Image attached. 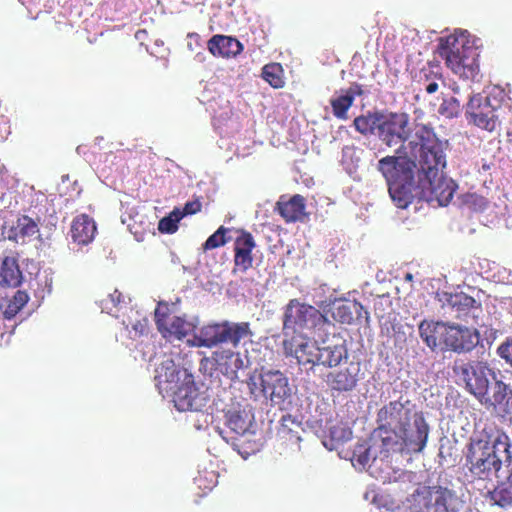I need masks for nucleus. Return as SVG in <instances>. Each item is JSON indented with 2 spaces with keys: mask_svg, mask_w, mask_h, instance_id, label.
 <instances>
[{
  "mask_svg": "<svg viewBox=\"0 0 512 512\" xmlns=\"http://www.w3.org/2000/svg\"><path fill=\"white\" fill-rule=\"evenodd\" d=\"M454 372L464 382L466 390L487 409L499 416H512V390L486 361L470 360L454 367Z\"/></svg>",
  "mask_w": 512,
  "mask_h": 512,
  "instance_id": "nucleus-1",
  "label": "nucleus"
},
{
  "mask_svg": "<svg viewBox=\"0 0 512 512\" xmlns=\"http://www.w3.org/2000/svg\"><path fill=\"white\" fill-rule=\"evenodd\" d=\"M511 441L499 429L484 427L466 446V465L474 478L491 480L502 468L512 464Z\"/></svg>",
  "mask_w": 512,
  "mask_h": 512,
  "instance_id": "nucleus-2",
  "label": "nucleus"
},
{
  "mask_svg": "<svg viewBox=\"0 0 512 512\" xmlns=\"http://www.w3.org/2000/svg\"><path fill=\"white\" fill-rule=\"evenodd\" d=\"M410 153L417 159V178L437 175L446 166V157L442 142L433 129L426 125H417L414 139L408 143Z\"/></svg>",
  "mask_w": 512,
  "mask_h": 512,
  "instance_id": "nucleus-3",
  "label": "nucleus"
},
{
  "mask_svg": "<svg viewBox=\"0 0 512 512\" xmlns=\"http://www.w3.org/2000/svg\"><path fill=\"white\" fill-rule=\"evenodd\" d=\"M329 324L327 317L316 307L291 299L286 304L282 316L284 339H296L323 330Z\"/></svg>",
  "mask_w": 512,
  "mask_h": 512,
  "instance_id": "nucleus-4",
  "label": "nucleus"
},
{
  "mask_svg": "<svg viewBox=\"0 0 512 512\" xmlns=\"http://www.w3.org/2000/svg\"><path fill=\"white\" fill-rule=\"evenodd\" d=\"M438 52L451 71L460 78L474 80L479 73L476 49L463 35H449L439 40Z\"/></svg>",
  "mask_w": 512,
  "mask_h": 512,
  "instance_id": "nucleus-5",
  "label": "nucleus"
},
{
  "mask_svg": "<svg viewBox=\"0 0 512 512\" xmlns=\"http://www.w3.org/2000/svg\"><path fill=\"white\" fill-rule=\"evenodd\" d=\"M429 425L422 411L401 426L382 444L386 452L420 453L427 444Z\"/></svg>",
  "mask_w": 512,
  "mask_h": 512,
  "instance_id": "nucleus-6",
  "label": "nucleus"
},
{
  "mask_svg": "<svg viewBox=\"0 0 512 512\" xmlns=\"http://www.w3.org/2000/svg\"><path fill=\"white\" fill-rule=\"evenodd\" d=\"M253 332L249 322L222 321L204 325L195 336L198 347L213 348L229 343L236 348L243 339L251 338Z\"/></svg>",
  "mask_w": 512,
  "mask_h": 512,
  "instance_id": "nucleus-7",
  "label": "nucleus"
},
{
  "mask_svg": "<svg viewBox=\"0 0 512 512\" xmlns=\"http://www.w3.org/2000/svg\"><path fill=\"white\" fill-rule=\"evenodd\" d=\"M419 411L416 405L408 398L400 396L397 400H392L383 405L376 415L378 424L376 433L383 444L394 432L401 426L412 420Z\"/></svg>",
  "mask_w": 512,
  "mask_h": 512,
  "instance_id": "nucleus-8",
  "label": "nucleus"
},
{
  "mask_svg": "<svg viewBox=\"0 0 512 512\" xmlns=\"http://www.w3.org/2000/svg\"><path fill=\"white\" fill-rule=\"evenodd\" d=\"M417 512H458L456 493L440 485L425 486L414 495Z\"/></svg>",
  "mask_w": 512,
  "mask_h": 512,
  "instance_id": "nucleus-9",
  "label": "nucleus"
},
{
  "mask_svg": "<svg viewBox=\"0 0 512 512\" xmlns=\"http://www.w3.org/2000/svg\"><path fill=\"white\" fill-rule=\"evenodd\" d=\"M457 184L443 172L418 179V199L428 203L437 202L439 206H447L453 199Z\"/></svg>",
  "mask_w": 512,
  "mask_h": 512,
  "instance_id": "nucleus-10",
  "label": "nucleus"
},
{
  "mask_svg": "<svg viewBox=\"0 0 512 512\" xmlns=\"http://www.w3.org/2000/svg\"><path fill=\"white\" fill-rule=\"evenodd\" d=\"M253 423L254 414L250 406H233L225 413V425L229 429V433L233 435H224L223 431H220V435L224 440L231 442L232 445L240 451V444L236 441L240 440V438L253 434V431L251 430Z\"/></svg>",
  "mask_w": 512,
  "mask_h": 512,
  "instance_id": "nucleus-11",
  "label": "nucleus"
},
{
  "mask_svg": "<svg viewBox=\"0 0 512 512\" xmlns=\"http://www.w3.org/2000/svg\"><path fill=\"white\" fill-rule=\"evenodd\" d=\"M183 381L168 394L172 397L174 406L179 411H199L206 405V397L196 386L194 376L182 372Z\"/></svg>",
  "mask_w": 512,
  "mask_h": 512,
  "instance_id": "nucleus-12",
  "label": "nucleus"
},
{
  "mask_svg": "<svg viewBox=\"0 0 512 512\" xmlns=\"http://www.w3.org/2000/svg\"><path fill=\"white\" fill-rule=\"evenodd\" d=\"M155 323L158 331L164 338L183 339L193 330L192 323L184 317L172 315L167 303H158L155 309Z\"/></svg>",
  "mask_w": 512,
  "mask_h": 512,
  "instance_id": "nucleus-13",
  "label": "nucleus"
},
{
  "mask_svg": "<svg viewBox=\"0 0 512 512\" xmlns=\"http://www.w3.org/2000/svg\"><path fill=\"white\" fill-rule=\"evenodd\" d=\"M417 164L407 156H386L378 161L377 168L385 178L388 185L408 183L414 180Z\"/></svg>",
  "mask_w": 512,
  "mask_h": 512,
  "instance_id": "nucleus-14",
  "label": "nucleus"
},
{
  "mask_svg": "<svg viewBox=\"0 0 512 512\" xmlns=\"http://www.w3.org/2000/svg\"><path fill=\"white\" fill-rule=\"evenodd\" d=\"M466 115L469 122L473 123L480 129L492 132L496 129L498 116L496 115V107L491 103L487 96L480 94L470 98Z\"/></svg>",
  "mask_w": 512,
  "mask_h": 512,
  "instance_id": "nucleus-15",
  "label": "nucleus"
},
{
  "mask_svg": "<svg viewBox=\"0 0 512 512\" xmlns=\"http://www.w3.org/2000/svg\"><path fill=\"white\" fill-rule=\"evenodd\" d=\"M408 125L409 117L406 113H383L378 137L389 147L403 144L410 134Z\"/></svg>",
  "mask_w": 512,
  "mask_h": 512,
  "instance_id": "nucleus-16",
  "label": "nucleus"
},
{
  "mask_svg": "<svg viewBox=\"0 0 512 512\" xmlns=\"http://www.w3.org/2000/svg\"><path fill=\"white\" fill-rule=\"evenodd\" d=\"M261 383L264 398L269 399L274 405L284 403L291 395L288 378L279 370L262 372Z\"/></svg>",
  "mask_w": 512,
  "mask_h": 512,
  "instance_id": "nucleus-17",
  "label": "nucleus"
},
{
  "mask_svg": "<svg viewBox=\"0 0 512 512\" xmlns=\"http://www.w3.org/2000/svg\"><path fill=\"white\" fill-rule=\"evenodd\" d=\"M237 236L234 240V266L233 273H245L253 266V250L256 247V242L253 235L244 230L238 229Z\"/></svg>",
  "mask_w": 512,
  "mask_h": 512,
  "instance_id": "nucleus-18",
  "label": "nucleus"
},
{
  "mask_svg": "<svg viewBox=\"0 0 512 512\" xmlns=\"http://www.w3.org/2000/svg\"><path fill=\"white\" fill-rule=\"evenodd\" d=\"M479 340L480 335L477 329L452 324L446 338V350L467 353L478 345Z\"/></svg>",
  "mask_w": 512,
  "mask_h": 512,
  "instance_id": "nucleus-19",
  "label": "nucleus"
},
{
  "mask_svg": "<svg viewBox=\"0 0 512 512\" xmlns=\"http://www.w3.org/2000/svg\"><path fill=\"white\" fill-rule=\"evenodd\" d=\"M274 211L277 212L286 223L303 222L308 213L306 212V199L300 195H281L275 204Z\"/></svg>",
  "mask_w": 512,
  "mask_h": 512,
  "instance_id": "nucleus-20",
  "label": "nucleus"
},
{
  "mask_svg": "<svg viewBox=\"0 0 512 512\" xmlns=\"http://www.w3.org/2000/svg\"><path fill=\"white\" fill-rule=\"evenodd\" d=\"M182 372H188V370L178 367L172 359L162 361L157 366L154 377L159 391L168 395L176 385L183 381Z\"/></svg>",
  "mask_w": 512,
  "mask_h": 512,
  "instance_id": "nucleus-21",
  "label": "nucleus"
},
{
  "mask_svg": "<svg viewBox=\"0 0 512 512\" xmlns=\"http://www.w3.org/2000/svg\"><path fill=\"white\" fill-rule=\"evenodd\" d=\"M283 348L286 355L294 356L300 365H316L319 358V347L306 339V336L296 339H284Z\"/></svg>",
  "mask_w": 512,
  "mask_h": 512,
  "instance_id": "nucleus-22",
  "label": "nucleus"
},
{
  "mask_svg": "<svg viewBox=\"0 0 512 512\" xmlns=\"http://www.w3.org/2000/svg\"><path fill=\"white\" fill-rule=\"evenodd\" d=\"M359 371L357 363H350L345 368L329 372L326 376V383L331 391L350 392L357 386Z\"/></svg>",
  "mask_w": 512,
  "mask_h": 512,
  "instance_id": "nucleus-23",
  "label": "nucleus"
},
{
  "mask_svg": "<svg viewBox=\"0 0 512 512\" xmlns=\"http://www.w3.org/2000/svg\"><path fill=\"white\" fill-rule=\"evenodd\" d=\"M450 327L451 325L443 322L423 320L419 324V334L423 342L432 350H446V338Z\"/></svg>",
  "mask_w": 512,
  "mask_h": 512,
  "instance_id": "nucleus-24",
  "label": "nucleus"
},
{
  "mask_svg": "<svg viewBox=\"0 0 512 512\" xmlns=\"http://www.w3.org/2000/svg\"><path fill=\"white\" fill-rule=\"evenodd\" d=\"M211 360L216 366V369L231 380L237 378L238 371L244 367L241 354L231 349H219L214 351Z\"/></svg>",
  "mask_w": 512,
  "mask_h": 512,
  "instance_id": "nucleus-25",
  "label": "nucleus"
},
{
  "mask_svg": "<svg viewBox=\"0 0 512 512\" xmlns=\"http://www.w3.org/2000/svg\"><path fill=\"white\" fill-rule=\"evenodd\" d=\"M209 52L216 57H236L243 51L242 43L234 37L214 35L208 41Z\"/></svg>",
  "mask_w": 512,
  "mask_h": 512,
  "instance_id": "nucleus-26",
  "label": "nucleus"
},
{
  "mask_svg": "<svg viewBox=\"0 0 512 512\" xmlns=\"http://www.w3.org/2000/svg\"><path fill=\"white\" fill-rule=\"evenodd\" d=\"M97 231L95 221L87 214H81L74 218L71 224L72 240L79 245L89 244Z\"/></svg>",
  "mask_w": 512,
  "mask_h": 512,
  "instance_id": "nucleus-27",
  "label": "nucleus"
},
{
  "mask_svg": "<svg viewBox=\"0 0 512 512\" xmlns=\"http://www.w3.org/2000/svg\"><path fill=\"white\" fill-rule=\"evenodd\" d=\"M389 195L393 203L400 209L407 208L414 198H418V184L414 186V180L408 183H397L388 185Z\"/></svg>",
  "mask_w": 512,
  "mask_h": 512,
  "instance_id": "nucleus-28",
  "label": "nucleus"
},
{
  "mask_svg": "<svg viewBox=\"0 0 512 512\" xmlns=\"http://www.w3.org/2000/svg\"><path fill=\"white\" fill-rule=\"evenodd\" d=\"M37 234H39L38 222L27 215H21L9 230V239L25 243Z\"/></svg>",
  "mask_w": 512,
  "mask_h": 512,
  "instance_id": "nucleus-29",
  "label": "nucleus"
},
{
  "mask_svg": "<svg viewBox=\"0 0 512 512\" xmlns=\"http://www.w3.org/2000/svg\"><path fill=\"white\" fill-rule=\"evenodd\" d=\"M507 468V476L499 480L494 489L489 492L493 504L505 509L512 507V464Z\"/></svg>",
  "mask_w": 512,
  "mask_h": 512,
  "instance_id": "nucleus-30",
  "label": "nucleus"
},
{
  "mask_svg": "<svg viewBox=\"0 0 512 512\" xmlns=\"http://www.w3.org/2000/svg\"><path fill=\"white\" fill-rule=\"evenodd\" d=\"M443 307L455 312V317L460 318L474 307L476 301L473 297L463 293H444Z\"/></svg>",
  "mask_w": 512,
  "mask_h": 512,
  "instance_id": "nucleus-31",
  "label": "nucleus"
},
{
  "mask_svg": "<svg viewBox=\"0 0 512 512\" xmlns=\"http://www.w3.org/2000/svg\"><path fill=\"white\" fill-rule=\"evenodd\" d=\"M382 112H368L365 115L357 116L353 120V126L362 135L378 133L382 122Z\"/></svg>",
  "mask_w": 512,
  "mask_h": 512,
  "instance_id": "nucleus-32",
  "label": "nucleus"
},
{
  "mask_svg": "<svg viewBox=\"0 0 512 512\" xmlns=\"http://www.w3.org/2000/svg\"><path fill=\"white\" fill-rule=\"evenodd\" d=\"M1 285L17 287L22 282V272L14 258L6 257L0 268Z\"/></svg>",
  "mask_w": 512,
  "mask_h": 512,
  "instance_id": "nucleus-33",
  "label": "nucleus"
},
{
  "mask_svg": "<svg viewBox=\"0 0 512 512\" xmlns=\"http://www.w3.org/2000/svg\"><path fill=\"white\" fill-rule=\"evenodd\" d=\"M346 355V350L343 345L326 346L319 348L318 365L328 367L337 366L343 357Z\"/></svg>",
  "mask_w": 512,
  "mask_h": 512,
  "instance_id": "nucleus-34",
  "label": "nucleus"
},
{
  "mask_svg": "<svg viewBox=\"0 0 512 512\" xmlns=\"http://www.w3.org/2000/svg\"><path fill=\"white\" fill-rule=\"evenodd\" d=\"M352 95H348L343 91L342 94L330 99V105L333 115L340 120L348 119V110L353 105Z\"/></svg>",
  "mask_w": 512,
  "mask_h": 512,
  "instance_id": "nucleus-35",
  "label": "nucleus"
},
{
  "mask_svg": "<svg viewBox=\"0 0 512 512\" xmlns=\"http://www.w3.org/2000/svg\"><path fill=\"white\" fill-rule=\"evenodd\" d=\"M284 71L279 63H269L262 68V78L273 88H282L285 85Z\"/></svg>",
  "mask_w": 512,
  "mask_h": 512,
  "instance_id": "nucleus-36",
  "label": "nucleus"
},
{
  "mask_svg": "<svg viewBox=\"0 0 512 512\" xmlns=\"http://www.w3.org/2000/svg\"><path fill=\"white\" fill-rule=\"evenodd\" d=\"M29 296L25 291L18 290L12 298L7 300L3 314L6 319H12L27 304Z\"/></svg>",
  "mask_w": 512,
  "mask_h": 512,
  "instance_id": "nucleus-37",
  "label": "nucleus"
},
{
  "mask_svg": "<svg viewBox=\"0 0 512 512\" xmlns=\"http://www.w3.org/2000/svg\"><path fill=\"white\" fill-rule=\"evenodd\" d=\"M352 307L356 310L363 309V306L358 302L353 304L339 303L332 309L333 318L342 324H351L354 320Z\"/></svg>",
  "mask_w": 512,
  "mask_h": 512,
  "instance_id": "nucleus-38",
  "label": "nucleus"
},
{
  "mask_svg": "<svg viewBox=\"0 0 512 512\" xmlns=\"http://www.w3.org/2000/svg\"><path fill=\"white\" fill-rule=\"evenodd\" d=\"M181 219L180 210L175 209L159 221L158 230L162 233H174L177 231L178 223Z\"/></svg>",
  "mask_w": 512,
  "mask_h": 512,
  "instance_id": "nucleus-39",
  "label": "nucleus"
},
{
  "mask_svg": "<svg viewBox=\"0 0 512 512\" xmlns=\"http://www.w3.org/2000/svg\"><path fill=\"white\" fill-rule=\"evenodd\" d=\"M228 231V228L220 226L212 235L207 238L203 244V249L206 251L224 246L228 241L225 237Z\"/></svg>",
  "mask_w": 512,
  "mask_h": 512,
  "instance_id": "nucleus-40",
  "label": "nucleus"
},
{
  "mask_svg": "<svg viewBox=\"0 0 512 512\" xmlns=\"http://www.w3.org/2000/svg\"><path fill=\"white\" fill-rule=\"evenodd\" d=\"M460 111V102L454 97L443 99V102L441 103L438 110V112L446 118L457 117L460 114Z\"/></svg>",
  "mask_w": 512,
  "mask_h": 512,
  "instance_id": "nucleus-41",
  "label": "nucleus"
},
{
  "mask_svg": "<svg viewBox=\"0 0 512 512\" xmlns=\"http://www.w3.org/2000/svg\"><path fill=\"white\" fill-rule=\"evenodd\" d=\"M287 421H290L292 424H295L290 417L286 418L283 417L282 423L280 428L278 429L277 435L280 439L283 441H289L291 443L298 444L301 440L300 436L298 435V431H294L292 428H289L286 424Z\"/></svg>",
  "mask_w": 512,
  "mask_h": 512,
  "instance_id": "nucleus-42",
  "label": "nucleus"
},
{
  "mask_svg": "<svg viewBox=\"0 0 512 512\" xmlns=\"http://www.w3.org/2000/svg\"><path fill=\"white\" fill-rule=\"evenodd\" d=\"M330 436L336 442H346L352 438V430L344 424L331 427Z\"/></svg>",
  "mask_w": 512,
  "mask_h": 512,
  "instance_id": "nucleus-43",
  "label": "nucleus"
},
{
  "mask_svg": "<svg viewBox=\"0 0 512 512\" xmlns=\"http://www.w3.org/2000/svg\"><path fill=\"white\" fill-rule=\"evenodd\" d=\"M440 66L438 64L428 63L427 66H424L419 73V81H424L428 83L432 80L440 79L441 75L439 73Z\"/></svg>",
  "mask_w": 512,
  "mask_h": 512,
  "instance_id": "nucleus-44",
  "label": "nucleus"
},
{
  "mask_svg": "<svg viewBox=\"0 0 512 512\" xmlns=\"http://www.w3.org/2000/svg\"><path fill=\"white\" fill-rule=\"evenodd\" d=\"M497 355L505 361L509 366L512 365V335L506 337V339L497 347Z\"/></svg>",
  "mask_w": 512,
  "mask_h": 512,
  "instance_id": "nucleus-45",
  "label": "nucleus"
},
{
  "mask_svg": "<svg viewBox=\"0 0 512 512\" xmlns=\"http://www.w3.org/2000/svg\"><path fill=\"white\" fill-rule=\"evenodd\" d=\"M261 382H262V373H260L258 376L250 375L247 380V385H248L250 394L255 399L264 397V393L261 391L262 390V386L260 385V384H262Z\"/></svg>",
  "mask_w": 512,
  "mask_h": 512,
  "instance_id": "nucleus-46",
  "label": "nucleus"
},
{
  "mask_svg": "<svg viewBox=\"0 0 512 512\" xmlns=\"http://www.w3.org/2000/svg\"><path fill=\"white\" fill-rule=\"evenodd\" d=\"M202 208V204L199 200L189 201L187 202L183 210L180 211L181 218H183L185 215H193L199 212Z\"/></svg>",
  "mask_w": 512,
  "mask_h": 512,
  "instance_id": "nucleus-47",
  "label": "nucleus"
},
{
  "mask_svg": "<svg viewBox=\"0 0 512 512\" xmlns=\"http://www.w3.org/2000/svg\"><path fill=\"white\" fill-rule=\"evenodd\" d=\"M348 95H352V101H355L356 96H362L364 91L360 84H353L348 89L344 90Z\"/></svg>",
  "mask_w": 512,
  "mask_h": 512,
  "instance_id": "nucleus-48",
  "label": "nucleus"
},
{
  "mask_svg": "<svg viewBox=\"0 0 512 512\" xmlns=\"http://www.w3.org/2000/svg\"><path fill=\"white\" fill-rule=\"evenodd\" d=\"M109 298L114 306L118 305L120 302H122L123 295L120 291L115 289L113 293L109 294Z\"/></svg>",
  "mask_w": 512,
  "mask_h": 512,
  "instance_id": "nucleus-49",
  "label": "nucleus"
},
{
  "mask_svg": "<svg viewBox=\"0 0 512 512\" xmlns=\"http://www.w3.org/2000/svg\"><path fill=\"white\" fill-rule=\"evenodd\" d=\"M438 90V83L436 80H432L425 85V91L428 94H433Z\"/></svg>",
  "mask_w": 512,
  "mask_h": 512,
  "instance_id": "nucleus-50",
  "label": "nucleus"
},
{
  "mask_svg": "<svg viewBox=\"0 0 512 512\" xmlns=\"http://www.w3.org/2000/svg\"><path fill=\"white\" fill-rule=\"evenodd\" d=\"M369 461V454H368V451H365L363 454H360L358 456V462L361 464V465H366Z\"/></svg>",
  "mask_w": 512,
  "mask_h": 512,
  "instance_id": "nucleus-51",
  "label": "nucleus"
},
{
  "mask_svg": "<svg viewBox=\"0 0 512 512\" xmlns=\"http://www.w3.org/2000/svg\"><path fill=\"white\" fill-rule=\"evenodd\" d=\"M147 35V31L145 29H140L136 31L135 38L139 41L144 40L145 36Z\"/></svg>",
  "mask_w": 512,
  "mask_h": 512,
  "instance_id": "nucleus-52",
  "label": "nucleus"
},
{
  "mask_svg": "<svg viewBox=\"0 0 512 512\" xmlns=\"http://www.w3.org/2000/svg\"><path fill=\"white\" fill-rule=\"evenodd\" d=\"M188 37H189L190 39H194L196 42H198V40H199V38H200V37H199V35H198L197 33H189V34H188Z\"/></svg>",
  "mask_w": 512,
  "mask_h": 512,
  "instance_id": "nucleus-53",
  "label": "nucleus"
},
{
  "mask_svg": "<svg viewBox=\"0 0 512 512\" xmlns=\"http://www.w3.org/2000/svg\"><path fill=\"white\" fill-rule=\"evenodd\" d=\"M404 278L406 281H409V282L413 281V275L411 273H406Z\"/></svg>",
  "mask_w": 512,
  "mask_h": 512,
  "instance_id": "nucleus-54",
  "label": "nucleus"
},
{
  "mask_svg": "<svg viewBox=\"0 0 512 512\" xmlns=\"http://www.w3.org/2000/svg\"><path fill=\"white\" fill-rule=\"evenodd\" d=\"M477 199L479 200V202H480L481 204H484V205L486 204V203H485V199H484L483 197H477Z\"/></svg>",
  "mask_w": 512,
  "mask_h": 512,
  "instance_id": "nucleus-55",
  "label": "nucleus"
},
{
  "mask_svg": "<svg viewBox=\"0 0 512 512\" xmlns=\"http://www.w3.org/2000/svg\"><path fill=\"white\" fill-rule=\"evenodd\" d=\"M509 141L512 142V130L507 134Z\"/></svg>",
  "mask_w": 512,
  "mask_h": 512,
  "instance_id": "nucleus-56",
  "label": "nucleus"
},
{
  "mask_svg": "<svg viewBox=\"0 0 512 512\" xmlns=\"http://www.w3.org/2000/svg\"><path fill=\"white\" fill-rule=\"evenodd\" d=\"M510 367H512V365Z\"/></svg>",
  "mask_w": 512,
  "mask_h": 512,
  "instance_id": "nucleus-57",
  "label": "nucleus"
}]
</instances>
